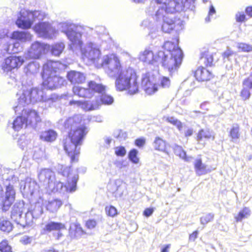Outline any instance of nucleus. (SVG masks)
<instances>
[{"label":"nucleus","mask_w":252,"mask_h":252,"mask_svg":"<svg viewBox=\"0 0 252 252\" xmlns=\"http://www.w3.org/2000/svg\"><path fill=\"white\" fill-rule=\"evenodd\" d=\"M194 166L195 173L198 176L204 175L207 173V165L202 163L200 158L195 159Z\"/></svg>","instance_id":"31"},{"label":"nucleus","mask_w":252,"mask_h":252,"mask_svg":"<svg viewBox=\"0 0 252 252\" xmlns=\"http://www.w3.org/2000/svg\"><path fill=\"white\" fill-rule=\"evenodd\" d=\"M40 65L38 62L32 61L29 63L24 68V71L27 76H34L40 70Z\"/></svg>","instance_id":"29"},{"label":"nucleus","mask_w":252,"mask_h":252,"mask_svg":"<svg viewBox=\"0 0 252 252\" xmlns=\"http://www.w3.org/2000/svg\"><path fill=\"white\" fill-rule=\"evenodd\" d=\"M105 210L106 214L109 216L113 217L117 214L116 209L112 206L106 207Z\"/></svg>","instance_id":"53"},{"label":"nucleus","mask_w":252,"mask_h":252,"mask_svg":"<svg viewBox=\"0 0 252 252\" xmlns=\"http://www.w3.org/2000/svg\"><path fill=\"white\" fill-rule=\"evenodd\" d=\"M101 67L104 69L109 77L113 78H115L124 70L119 58L114 55L104 56L102 59Z\"/></svg>","instance_id":"12"},{"label":"nucleus","mask_w":252,"mask_h":252,"mask_svg":"<svg viewBox=\"0 0 252 252\" xmlns=\"http://www.w3.org/2000/svg\"><path fill=\"white\" fill-rule=\"evenodd\" d=\"M19 111L16 112L17 114H21V115L17 117L12 123L9 122L8 126L12 128L15 131H19L20 129L27 126V122L26 120V117L24 115V108L21 109H18Z\"/></svg>","instance_id":"22"},{"label":"nucleus","mask_w":252,"mask_h":252,"mask_svg":"<svg viewBox=\"0 0 252 252\" xmlns=\"http://www.w3.org/2000/svg\"><path fill=\"white\" fill-rule=\"evenodd\" d=\"M138 59L144 64L152 70H157L159 64L169 72L174 66L173 62L169 52L164 53L158 51L156 53L149 48H146L141 51L138 55Z\"/></svg>","instance_id":"5"},{"label":"nucleus","mask_w":252,"mask_h":252,"mask_svg":"<svg viewBox=\"0 0 252 252\" xmlns=\"http://www.w3.org/2000/svg\"><path fill=\"white\" fill-rule=\"evenodd\" d=\"M216 14V10L214 7L211 5L210 7L209 11L208 13V15L206 17L205 20L206 23H208L211 21V18H213V16Z\"/></svg>","instance_id":"54"},{"label":"nucleus","mask_w":252,"mask_h":252,"mask_svg":"<svg viewBox=\"0 0 252 252\" xmlns=\"http://www.w3.org/2000/svg\"><path fill=\"white\" fill-rule=\"evenodd\" d=\"M162 4H167V10L171 13L180 12L194 8L195 0H158Z\"/></svg>","instance_id":"15"},{"label":"nucleus","mask_w":252,"mask_h":252,"mask_svg":"<svg viewBox=\"0 0 252 252\" xmlns=\"http://www.w3.org/2000/svg\"><path fill=\"white\" fill-rule=\"evenodd\" d=\"M235 54V53L234 51L229 49H227L222 54L223 60L224 62H226V61H230L231 60V57Z\"/></svg>","instance_id":"48"},{"label":"nucleus","mask_w":252,"mask_h":252,"mask_svg":"<svg viewBox=\"0 0 252 252\" xmlns=\"http://www.w3.org/2000/svg\"><path fill=\"white\" fill-rule=\"evenodd\" d=\"M145 144V140L144 138H139L135 141V144L139 147L143 146Z\"/></svg>","instance_id":"58"},{"label":"nucleus","mask_w":252,"mask_h":252,"mask_svg":"<svg viewBox=\"0 0 252 252\" xmlns=\"http://www.w3.org/2000/svg\"><path fill=\"white\" fill-rule=\"evenodd\" d=\"M81 117L76 115L67 119L64 122V128L68 136L63 141L64 150L74 161L75 156L80 153V146L88 132L86 126L80 125Z\"/></svg>","instance_id":"2"},{"label":"nucleus","mask_w":252,"mask_h":252,"mask_svg":"<svg viewBox=\"0 0 252 252\" xmlns=\"http://www.w3.org/2000/svg\"><path fill=\"white\" fill-rule=\"evenodd\" d=\"M1 169H0V181L3 177L1 176ZM15 190L13 186L9 183L6 186L5 191L3 192V189L0 185V205L3 212L7 211L15 200Z\"/></svg>","instance_id":"14"},{"label":"nucleus","mask_w":252,"mask_h":252,"mask_svg":"<svg viewBox=\"0 0 252 252\" xmlns=\"http://www.w3.org/2000/svg\"><path fill=\"white\" fill-rule=\"evenodd\" d=\"M106 87L101 84L97 83L95 81H90L88 83V88H82L79 86H74L72 91L75 95L79 97L91 98L95 93L98 96L92 100H75L69 101V105H75L81 107L85 111H90L98 108L101 104L110 105L113 101L112 96L104 94Z\"/></svg>","instance_id":"1"},{"label":"nucleus","mask_w":252,"mask_h":252,"mask_svg":"<svg viewBox=\"0 0 252 252\" xmlns=\"http://www.w3.org/2000/svg\"><path fill=\"white\" fill-rule=\"evenodd\" d=\"M43 212V208L39 202L31 205L25 214V221L22 222L23 228H25L26 226L31 225L33 222V220L38 219Z\"/></svg>","instance_id":"16"},{"label":"nucleus","mask_w":252,"mask_h":252,"mask_svg":"<svg viewBox=\"0 0 252 252\" xmlns=\"http://www.w3.org/2000/svg\"><path fill=\"white\" fill-rule=\"evenodd\" d=\"M36 186H37L34 181H31L28 183L26 182L24 189L26 193L32 195L35 191Z\"/></svg>","instance_id":"43"},{"label":"nucleus","mask_w":252,"mask_h":252,"mask_svg":"<svg viewBox=\"0 0 252 252\" xmlns=\"http://www.w3.org/2000/svg\"><path fill=\"white\" fill-rule=\"evenodd\" d=\"M198 232L197 230L194 231L192 234H190L189 236V240L190 241H194L197 238Z\"/></svg>","instance_id":"62"},{"label":"nucleus","mask_w":252,"mask_h":252,"mask_svg":"<svg viewBox=\"0 0 252 252\" xmlns=\"http://www.w3.org/2000/svg\"><path fill=\"white\" fill-rule=\"evenodd\" d=\"M175 154L179 157L180 158L183 159L186 162H190L192 161L193 158L191 156H187L186 152L180 146L175 145L173 148Z\"/></svg>","instance_id":"34"},{"label":"nucleus","mask_w":252,"mask_h":252,"mask_svg":"<svg viewBox=\"0 0 252 252\" xmlns=\"http://www.w3.org/2000/svg\"><path fill=\"white\" fill-rule=\"evenodd\" d=\"M153 212H154L153 208H146L143 212V215L145 216H146V217H149L152 215Z\"/></svg>","instance_id":"59"},{"label":"nucleus","mask_w":252,"mask_h":252,"mask_svg":"<svg viewBox=\"0 0 252 252\" xmlns=\"http://www.w3.org/2000/svg\"><path fill=\"white\" fill-rule=\"evenodd\" d=\"M13 229V225L7 219L2 217L0 219V230L9 233Z\"/></svg>","instance_id":"35"},{"label":"nucleus","mask_w":252,"mask_h":252,"mask_svg":"<svg viewBox=\"0 0 252 252\" xmlns=\"http://www.w3.org/2000/svg\"><path fill=\"white\" fill-rule=\"evenodd\" d=\"M25 203L23 201H17L13 206L11 212V218L17 224L23 227L22 221H25V217H22L25 211Z\"/></svg>","instance_id":"20"},{"label":"nucleus","mask_w":252,"mask_h":252,"mask_svg":"<svg viewBox=\"0 0 252 252\" xmlns=\"http://www.w3.org/2000/svg\"><path fill=\"white\" fill-rule=\"evenodd\" d=\"M167 6L166 3L162 4L158 0H153L148 8L147 12L157 21H162V31L169 33L175 27V20L171 15L172 13L167 10Z\"/></svg>","instance_id":"6"},{"label":"nucleus","mask_w":252,"mask_h":252,"mask_svg":"<svg viewBox=\"0 0 252 252\" xmlns=\"http://www.w3.org/2000/svg\"><path fill=\"white\" fill-rule=\"evenodd\" d=\"M236 47L240 51L244 52H252V45L243 42H239L236 44Z\"/></svg>","instance_id":"44"},{"label":"nucleus","mask_w":252,"mask_h":252,"mask_svg":"<svg viewBox=\"0 0 252 252\" xmlns=\"http://www.w3.org/2000/svg\"><path fill=\"white\" fill-rule=\"evenodd\" d=\"M57 137V133L53 129H49L41 132L40 139L46 142H53L55 141Z\"/></svg>","instance_id":"33"},{"label":"nucleus","mask_w":252,"mask_h":252,"mask_svg":"<svg viewBox=\"0 0 252 252\" xmlns=\"http://www.w3.org/2000/svg\"><path fill=\"white\" fill-rule=\"evenodd\" d=\"M33 29L38 36L46 39L53 38L56 33L55 29L48 22H40Z\"/></svg>","instance_id":"17"},{"label":"nucleus","mask_w":252,"mask_h":252,"mask_svg":"<svg viewBox=\"0 0 252 252\" xmlns=\"http://www.w3.org/2000/svg\"><path fill=\"white\" fill-rule=\"evenodd\" d=\"M24 115L26 117L27 125H31L34 126L41 120L37 112L35 110L24 109Z\"/></svg>","instance_id":"24"},{"label":"nucleus","mask_w":252,"mask_h":252,"mask_svg":"<svg viewBox=\"0 0 252 252\" xmlns=\"http://www.w3.org/2000/svg\"><path fill=\"white\" fill-rule=\"evenodd\" d=\"M68 80L72 84H81L85 80V76L80 72L71 70L67 74Z\"/></svg>","instance_id":"26"},{"label":"nucleus","mask_w":252,"mask_h":252,"mask_svg":"<svg viewBox=\"0 0 252 252\" xmlns=\"http://www.w3.org/2000/svg\"><path fill=\"white\" fill-rule=\"evenodd\" d=\"M15 46V45L9 44L4 45L2 48H0V58L5 56L6 53L10 54L12 51L9 50L10 47Z\"/></svg>","instance_id":"50"},{"label":"nucleus","mask_w":252,"mask_h":252,"mask_svg":"<svg viewBox=\"0 0 252 252\" xmlns=\"http://www.w3.org/2000/svg\"><path fill=\"white\" fill-rule=\"evenodd\" d=\"M82 58L90 64H94L96 67H101L102 60L100 46L96 43L89 42L81 49Z\"/></svg>","instance_id":"11"},{"label":"nucleus","mask_w":252,"mask_h":252,"mask_svg":"<svg viewBox=\"0 0 252 252\" xmlns=\"http://www.w3.org/2000/svg\"><path fill=\"white\" fill-rule=\"evenodd\" d=\"M251 215V211L248 207H244L242 210L240 211L237 216L235 217V219L237 222L241 221L243 219L248 218Z\"/></svg>","instance_id":"40"},{"label":"nucleus","mask_w":252,"mask_h":252,"mask_svg":"<svg viewBox=\"0 0 252 252\" xmlns=\"http://www.w3.org/2000/svg\"><path fill=\"white\" fill-rule=\"evenodd\" d=\"M115 153L117 156L124 157L126 154V150L123 146L117 147L115 148Z\"/></svg>","instance_id":"52"},{"label":"nucleus","mask_w":252,"mask_h":252,"mask_svg":"<svg viewBox=\"0 0 252 252\" xmlns=\"http://www.w3.org/2000/svg\"><path fill=\"white\" fill-rule=\"evenodd\" d=\"M0 251L1 252H12L11 248L8 245L7 240H4L0 243Z\"/></svg>","instance_id":"47"},{"label":"nucleus","mask_w":252,"mask_h":252,"mask_svg":"<svg viewBox=\"0 0 252 252\" xmlns=\"http://www.w3.org/2000/svg\"><path fill=\"white\" fill-rule=\"evenodd\" d=\"M108 189L116 197H121L124 193L122 181L121 180H116L110 183L108 185Z\"/></svg>","instance_id":"23"},{"label":"nucleus","mask_w":252,"mask_h":252,"mask_svg":"<svg viewBox=\"0 0 252 252\" xmlns=\"http://www.w3.org/2000/svg\"><path fill=\"white\" fill-rule=\"evenodd\" d=\"M115 87L117 90H128V93L134 94L138 91L139 85L137 76L132 68H125L115 78Z\"/></svg>","instance_id":"8"},{"label":"nucleus","mask_w":252,"mask_h":252,"mask_svg":"<svg viewBox=\"0 0 252 252\" xmlns=\"http://www.w3.org/2000/svg\"><path fill=\"white\" fill-rule=\"evenodd\" d=\"M48 45L43 42L35 41L31 46L27 52V57L31 59H39L45 53Z\"/></svg>","instance_id":"18"},{"label":"nucleus","mask_w":252,"mask_h":252,"mask_svg":"<svg viewBox=\"0 0 252 252\" xmlns=\"http://www.w3.org/2000/svg\"><path fill=\"white\" fill-rule=\"evenodd\" d=\"M64 47L65 45L63 42H57L52 45L51 53L55 56H59L63 52Z\"/></svg>","instance_id":"37"},{"label":"nucleus","mask_w":252,"mask_h":252,"mask_svg":"<svg viewBox=\"0 0 252 252\" xmlns=\"http://www.w3.org/2000/svg\"><path fill=\"white\" fill-rule=\"evenodd\" d=\"M138 151L136 149H133L130 151L128 153V158L129 160L133 163L137 164L139 162V159L137 157Z\"/></svg>","instance_id":"45"},{"label":"nucleus","mask_w":252,"mask_h":252,"mask_svg":"<svg viewBox=\"0 0 252 252\" xmlns=\"http://www.w3.org/2000/svg\"><path fill=\"white\" fill-rule=\"evenodd\" d=\"M59 29L64 33L71 43V48L80 47L82 41L80 28L68 22L61 23L59 25Z\"/></svg>","instance_id":"9"},{"label":"nucleus","mask_w":252,"mask_h":252,"mask_svg":"<svg viewBox=\"0 0 252 252\" xmlns=\"http://www.w3.org/2000/svg\"><path fill=\"white\" fill-rule=\"evenodd\" d=\"M12 38L22 42H26L32 40V35L27 32L15 31L13 32Z\"/></svg>","instance_id":"32"},{"label":"nucleus","mask_w":252,"mask_h":252,"mask_svg":"<svg viewBox=\"0 0 252 252\" xmlns=\"http://www.w3.org/2000/svg\"><path fill=\"white\" fill-rule=\"evenodd\" d=\"M45 16L44 12L40 11H30L26 9L21 10L16 24L17 26L23 29L31 28L33 22L36 20H42Z\"/></svg>","instance_id":"10"},{"label":"nucleus","mask_w":252,"mask_h":252,"mask_svg":"<svg viewBox=\"0 0 252 252\" xmlns=\"http://www.w3.org/2000/svg\"><path fill=\"white\" fill-rule=\"evenodd\" d=\"M239 130V126L237 124L233 125L229 133V136L231 138V141L236 142L239 138L240 136Z\"/></svg>","instance_id":"39"},{"label":"nucleus","mask_w":252,"mask_h":252,"mask_svg":"<svg viewBox=\"0 0 252 252\" xmlns=\"http://www.w3.org/2000/svg\"><path fill=\"white\" fill-rule=\"evenodd\" d=\"M57 232L53 233V235L56 238V240H59L60 238L63 237V234L60 232V231H57Z\"/></svg>","instance_id":"64"},{"label":"nucleus","mask_w":252,"mask_h":252,"mask_svg":"<svg viewBox=\"0 0 252 252\" xmlns=\"http://www.w3.org/2000/svg\"><path fill=\"white\" fill-rule=\"evenodd\" d=\"M153 146L156 151L163 152L168 155L169 154L167 142L158 136L155 138Z\"/></svg>","instance_id":"27"},{"label":"nucleus","mask_w":252,"mask_h":252,"mask_svg":"<svg viewBox=\"0 0 252 252\" xmlns=\"http://www.w3.org/2000/svg\"><path fill=\"white\" fill-rule=\"evenodd\" d=\"M70 168L69 167H64L62 170L61 173L64 177H68L69 174Z\"/></svg>","instance_id":"60"},{"label":"nucleus","mask_w":252,"mask_h":252,"mask_svg":"<svg viewBox=\"0 0 252 252\" xmlns=\"http://www.w3.org/2000/svg\"><path fill=\"white\" fill-rule=\"evenodd\" d=\"M200 61L204 63L207 66H211L213 61V58L212 55L208 52H205L201 54Z\"/></svg>","instance_id":"41"},{"label":"nucleus","mask_w":252,"mask_h":252,"mask_svg":"<svg viewBox=\"0 0 252 252\" xmlns=\"http://www.w3.org/2000/svg\"><path fill=\"white\" fill-rule=\"evenodd\" d=\"M214 218V215L213 213H208L201 217L200 219L201 224L205 225L208 222L212 221Z\"/></svg>","instance_id":"46"},{"label":"nucleus","mask_w":252,"mask_h":252,"mask_svg":"<svg viewBox=\"0 0 252 252\" xmlns=\"http://www.w3.org/2000/svg\"><path fill=\"white\" fill-rule=\"evenodd\" d=\"M160 86L163 88H167L170 85V81L168 78L163 76L160 78Z\"/></svg>","instance_id":"51"},{"label":"nucleus","mask_w":252,"mask_h":252,"mask_svg":"<svg viewBox=\"0 0 252 252\" xmlns=\"http://www.w3.org/2000/svg\"><path fill=\"white\" fill-rule=\"evenodd\" d=\"M96 221L94 219L88 220L86 222V226L90 229L94 228L96 225Z\"/></svg>","instance_id":"56"},{"label":"nucleus","mask_w":252,"mask_h":252,"mask_svg":"<svg viewBox=\"0 0 252 252\" xmlns=\"http://www.w3.org/2000/svg\"><path fill=\"white\" fill-rule=\"evenodd\" d=\"M32 238L29 236H25L22 237L21 241L25 244H30L32 242Z\"/></svg>","instance_id":"61"},{"label":"nucleus","mask_w":252,"mask_h":252,"mask_svg":"<svg viewBox=\"0 0 252 252\" xmlns=\"http://www.w3.org/2000/svg\"><path fill=\"white\" fill-rule=\"evenodd\" d=\"M24 62L22 57L10 56L5 59L2 64L4 72H8L12 69L20 67Z\"/></svg>","instance_id":"21"},{"label":"nucleus","mask_w":252,"mask_h":252,"mask_svg":"<svg viewBox=\"0 0 252 252\" xmlns=\"http://www.w3.org/2000/svg\"><path fill=\"white\" fill-rule=\"evenodd\" d=\"M141 86L145 93L151 95L158 91L154 76L148 72L143 74L141 79Z\"/></svg>","instance_id":"19"},{"label":"nucleus","mask_w":252,"mask_h":252,"mask_svg":"<svg viewBox=\"0 0 252 252\" xmlns=\"http://www.w3.org/2000/svg\"><path fill=\"white\" fill-rule=\"evenodd\" d=\"M62 205V202L60 200L54 199L48 202L46 205V209L50 212H56Z\"/></svg>","instance_id":"36"},{"label":"nucleus","mask_w":252,"mask_h":252,"mask_svg":"<svg viewBox=\"0 0 252 252\" xmlns=\"http://www.w3.org/2000/svg\"><path fill=\"white\" fill-rule=\"evenodd\" d=\"M211 138L214 140V136L213 135L212 131L208 129H201L198 133L197 135V140L200 141L203 138L209 139Z\"/></svg>","instance_id":"38"},{"label":"nucleus","mask_w":252,"mask_h":252,"mask_svg":"<svg viewBox=\"0 0 252 252\" xmlns=\"http://www.w3.org/2000/svg\"><path fill=\"white\" fill-rule=\"evenodd\" d=\"M246 16L243 12H238L236 14V19L238 22H244L245 20Z\"/></svg>","instance_id":"57"},{"label":"nucleus","mask_w":252,"mask_h":252,"mask_svg":"<svg viewBox=\"0 0 252 252\" xmlns=\"http://www.w3.org/2000/svg\"><path fill=\"white\" fill-rule=\"evenodd\" d=\"M193 134V129L191 128H188L185 131V136L186 137H189L192 135Z\"/></svg>","instance_id":"63"},{"label":"nucleus","mask_w":252,"mask_h":252,"mask_svg":"<svg viewBox=\"0 0 252 252\" xmlns=\"http://www.w3.org/2000/svg\"><path fill=\"white\" fill-rule=\"evenodd\" d=\"M163 119L165 121L176 126L179 131L182 128V124L177 119L173 117H164Z\"/></svg>","instance_id":"42"},{"label":"nucleus","mask_w":252,"mask_h":252,"mask_svg":"<svg viewBox=\"0 0 252 252\" xmlns=\"http://www.w3.org/2000/svg\"><path fill=\"white\" fill-rule=\"evenodd\" d=\"M78 175H75L71 181L68 180L67 185H63V183L57 181L55 173L48 168L41 169L38 172L39 182L51 192H59L62 193L73 192L76 189V184Z\"/></svg>","instance_id":"3"},{"label":"nucleus","mask_w":252,"mask_h":252,"mask_svg":"<svg viewBox=\"0 0 252 252\" xmlns=\"http://www.w3.org/2000/svg\"><path fill=\"white\" fill-rule=\"evenodd\" d=\"M243 86L246 87L248 89L252 90V78L249 77L245 79L242 83Z\"/></svg>","instance_id":"55"},{"label":"nucleus","mask_w":252,"mask_h":252,"mask_svg":"<svg viewBox=\"0 0 252 252\" xmlns=\"http://www.w3.org/2000/svg\"><path fill=\"white\" fill-rule=\"evenodd\" d=\"M65 229L64 224L61 222L50 221L45 225L43 228L44 233H49L52 231H60Z\"/></svg>","instance_id":"30"},{"label":"nucleus","mask_w":252,"mask_h":252,"mask_svg":"<svg viewBox=\"0 0 252 252\" xmlns=\"http://www.w3.org/2000/svg\"><path fill=\"white\" fill-rule=\"evenodd\" d=\"M64 68V65L59 62L50 61L43 66V86L50 90H54L63 86L65 79L57 74Z\"/></svg>","instance_id":"7"},{"label":"nucleus","mask_w":252,"mask_h":252,"mask_svg":"<svg viewBox=\"0 0 252 252\" xmlns=\"http://www.w3.org/2000/svg\"><path fill=\"white\" fill-rule=\"evenodd\" d=\"M194 75L199 81H206L209 80L212 77V73L203 67H198L194 72Z\"/></svg>","instance_id":"28"},{"label":"nucleus","mask_w":252,"mask_h":252,"mask_svg":"<svg viewBox=\"0 0 252 252\" xmlns=\"http://www.w3.org/2000/svg\"><path fill=\"white\" fill-rule=\"evenodd\" d=\"M84 234V231L79 223L76 222L70 224L68 236L71 239H78Z\"/></svg>","instance_id":"25"},{"label":"nucleus","mask_w":252,"mask_h":252,"mask_svg":"<svg viewBox=\"0 0 252 252\" xmlns=\"http://www.w3.org/2000/svg\"><path fill=\"white\" fill-rule=\"evenodd\" d=\"M58 98L55 94L47 95L43 90L38 88H31L23 90V93L18 98L17 105L13 107L14 110L17 112L18 109H21L26 105L35 103L37 102L45 103V107H50L51 104Z\"/></svg>","instance_id":"4"},{"label":"nucleus","mask_w":252,"mask_h":252,"mask_svg":"<svg viewBox=\"0 0 252 252\" xmlns=\"http://www.w3.org/2000/svg\"><path fill=\"white\" fill-rule=\"evenodd\" d=\"M163 47L165 51H160L164 53L169 52L173 62L174 66L172 69H169V72L172 73L177 71L181 65L183 58V53L178 46V41L176 43L167 41L164 42Z\"/></svg>","instance_id":"13"},{"label":"nucleus","mask_w":252,"mask_h":252,"mask_svg":"<svg viewBox=\"0 0 252 252\" xmlns=\"http://www.w3.org/2000/svg\"><path fill=\"white\" fill-rule=\"evenodd\" d=\"M240 96L243 100H246L249 99L251 96L250 90L246 87L243 86V89L240 93Z\"/></svg>","instance_id":"49"}]
</instances>
